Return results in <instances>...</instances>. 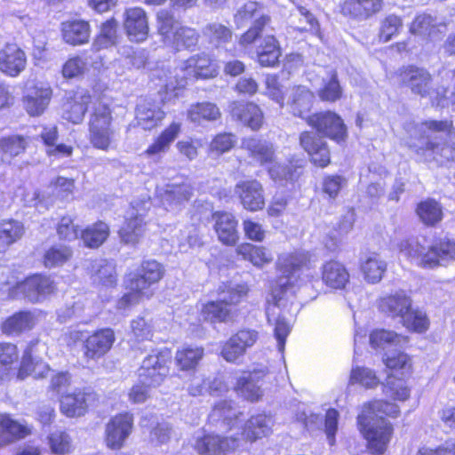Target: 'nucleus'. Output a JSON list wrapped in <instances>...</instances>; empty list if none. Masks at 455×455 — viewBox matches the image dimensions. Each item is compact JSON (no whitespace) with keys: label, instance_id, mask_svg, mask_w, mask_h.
I'll return each mask as SVG.
<instances>
[{"label":"nucleus","instance_id":"1","mask_svg":"<svg viewBox=\"0 0 455 455\" xmlns=\"http://www.w3.org/2000/svg\"><path fill=\"white\" fill-rule=\"evenodd\" d=\"M309 263V254L305 251L283 252L278 256L276 268L279 272L275 286L272 290L271 300L266 309L267 322L274 326V334L280 352L284 350L285 339L291 326L285 319L288 309L287 291L299 277L300 271Z\"/></svg>","mask_w":455,"mask_h":455},{"label":"nucleus","instance_id":"58","mask_svg":"<svg viewBox=\"0 0 455 455\" xmlns=\"http://www.w3.org/2000/svg\"><path fill=\"white\" fill-rule=\"evenodd\" d=\"M291 25L299 31H317L319 24L315 16L304 6L298 5L291 14Z\"/></svg>","mask_w":455,"mask_h":455},{"label":"nucleus","instance_id":"46","mask_svg":"<svg viewBox=\"0 0 455 455\" xmlns=\"http://www.w3.org/2000/svg\"><path fill=\"white\" fill-rule=\"evenodd\" d=\"M50 371L48 365L41 360L33 357V348L25 351L22 357L19 375H33L36 379L45 378Z\"/></svg>","mask_w":455,"mask_h":455},{"label":"nucleus","instance_id":"27","mask_svg":"<svg viewBox=\"0 0 455 455\" xmlns=\"http://www.w3.org/2000/svg\"><path fill=\"white\" fill-rule=\"evenodd\" d=\"M231 115L251 130H259L264 120L261 109L251 102H234L231 108Z\"/></svg>","mask_w":455,"mask_h":455},{"label":"nucleus","instance_id":"42","mask_svg":"<svg viewBox=\"0 0 455 455\" xmlns=\"http://www.w3.org/2000/svg\"><path fill=\"white\" fill-rule=\"evenodd\" d=\"M35 324V315L31 312L21 311L7 318L2 329L7 334H19L31 330Z\"/></svg>","mask_w":455,"mask_h":455},{"label":"nucleus","instance_id":"61","mask_svg":"<svg viewBox=\"0 0 455 455\" xmlns=\"http://www.w3.org/2000/svg\"><path fill=\"white\" fill-rule=\"evenodd\" d=\"M403 324L407 329L422 333L429 327V320L425 312L419 309H410L402 318Z\"/></svg>","mask_w":455,"mask_h":455},{"label":"nucleus","instance_id":"63","mask_svg":"<svg viewBox=\"0 0 455 455\" xmlns=\"http://www.w3.org/2000/svg\"><path fill=\"white\" fill-rule=\"evenodd\" d=\"M318 95L322 100L329 102H334L341 98L342 89L335 73L328 79L323 80V87L319 90Z\"/></svg>","mask_w":455,"mask_h":455},{"label":"nucleus","instance_id":"10","mask_svg":"<svg viewBox=\"0 0 455 455\" xmlns=\"http://www.w3.org/2000/svg\"><path fill=\"white\" fill-rule=\"evenodd\" d=\"M241 439L237 436L221 437L218 435L198 433L193 444L195 450L201 455H220L235 450Z\"/></svg>","mask_w":455,"mask_h":455},{"label":"nucleus","instance_id":"64","mask_svg":"<svg viewBox=\"0 0 455 455\" xmlns=\"http://www.w3.org/2000/svg\"><path fill=\"white\" fill-rule=\"evenodd\" d=\"M387 264L385 261L380 260L377 257H370L363 265L362 270L364 278L369 283H378L381 280L384 272L386 271Z\"/></svg>","mask_w":455,"mask_h":455},{"label":"nucleus","instance_id":"34","mask_svg":"<svg viewBox=\"0 0 455 455\" xmlns=\"http://www.w3.org/2000/svg\"><path fill=\"white\" fill-rule=\"evenodd\" d=\"M188 76L196 78H211L217 76V69L209 55L205 53L190 57L184 63Z\"/></svg>","mask_w":455,"mask_h":455},{"label":"nucleus","instance_id":"11","mask_svg":"<svg viewBox=\"0 0 455 455\" xmlns=\"http://www.w3.org/2000/svg\"><path fill=\"white\" fill-rule=\"evenodd\" d=\"M52 96V88L42 82L28 84L22 98L23 107L30 116H39L48 108Z\"/></svg>","mask_w":455,"mask_h":455},{"label":"nucleus","instance_id":"26","mask_svg":"<svg viewBox=\"0 0 455 455\" xmlns=\"http://www.w3.org/2000/svg\"><path fill=\"white\" fill-rule=\"evenodd\" d=\"M444 28L445 23L439 20L436 16L421 13L412 20L409 30L411 35L432 39L438 36Z\"/></svg>","mask_w":455,"mask_h":455},{"label":"nucleus","instance_id":"28","mask_svg":"<svg viewBox=\"0 0 455 455\" xmlns=\"http://www.w3.org/2000/svg\"><path fill=\"white\" fill-rule=\"evenodd\" d=\"M264 375L262 371L243 373L238 378L235 388L246 400L257 401L263 395L259 381L263 379Z\"/></svg>","mask_w":455,"mask_h":455},{"label":"nucleus","instance_id":"40","mask_svg":"<svg viewBox=\"0 0 455 455\" xmlns=\"http://www.w3.org/2000/svg\"><path fill=\"white\" fill-rule=\"evenodd\" d=\"M91 274L94 283L103 286H113L116 283V267L107 259H95L91 262Z\"/></svg>","mask_w":455,"mask_h":455},{"label":"nucleus","instance_id":"41","mask_svg":"<svg viewBox=\"0 0 455 455\" xmlns=\"http://www.w3.org/2000/svg\"><path fill=\"white\" fill-rule=\"evenodd\" d=\"M242 147L250 153L251 157L260 164L272 162L274 158L273 145L266 140L257 138H247L243 140Z\"/></svg>","mask_w":455,"mask_h":455},{"label":"nucleus","instance_id":"14","mask_svg":"<svg viewBox=\"0 0 455 455\" xmlns=\"http://www.w3.org/2000/svg\"><path fill=\"white\" fill-rule=\"evenodd\" d=\"M402 84L412 93L427 97L433 90V78L425 68L409 66L400 72Z\"/></svg>","mask_w":455,"mask_h":455},{"label":"nucleus","instance_id":"18","mask_svg":"<svg viewBox=\"0 0 455 455\" xmlns=\"http://www.w3.org/2000/svg\"><path fill=\"white\" fill-rule=\"evenodd\" d=\"M115 339V333L109 328L95 331L84 340V357L88 360L99 359L110 350Z\"/></svg>","mask_w":455,"mask_h":455},{"label":"nucleus","instance_id":"53","mask_svg":"<svg viewBox=\"0 0 455 455\" xmlns=\"http://www.w3.org/2000/svg\"><path fill=\"white\" fill-rule=\"evenodd\" d=\"M187 73L184 65L180 68H175L173 70L162 69L158 71L157 76L162 81L161 86L164 87L166 92H172L186 85Z\"/></svg>","mask_w":455,"mask_h":455},{"label":"nucleus","instance_id":"44","mask_svg":"<svg viewBox=\"0 0 455 455\" xmlns=\"http://www.w3.org/2000/svg\"><path fill=\"white\" fill-rule=\"evenodd\" d=\"M239 255L243 256L244 259L249 260L254 266L262 267L264 265L268 264L273 259L272 253L266 248L261 246H255L251 243H243L236 248Z\"/></svg>","mask_w":455,"mask_h":455},{"label":"nucleus","instance_id":"8","mask_svg":"<svg viewBox=\"0 0 455 455\" xmlns=\"http://www.w3.org/2000/svg\"><path fill=\"white\" fill-rule=\"evenodd\" d=\"M307 123L318 133L337 142L344 141L347 137V126L343 119L334 112L325 111L308 116Z\"/></svg>","mask_w":455,"mask_h":455},{"label":"nucleus","instance_id":"59","mask_svg":"<svg viewBox=\"0 0 455 455\" xmlns=\"http://www.w3.org/2000/svg\"><path fill=\"white\" fill-rule=\"evenodd\" d=\"M73 251L70 247L63 244H56L50 247L44 253V263L46 267L62 266L70 259Z\"/></svg>","mask_w":455,"mask_h":455},{"label":"nucleus","instance_id":"20","mask_svg":"<svg viewBox=\"0 0 455 455\" xmlns=\"http://www.w3.org/2000/svg\"><path fill=\"white\" fill-rule=\"evenodd\" d=\"M27 64L25 52L14 44H7L0 51V71L15 77L19 76Z\"/></svg>","mask_w":455,"mask_h":455},{"label":"nucleus","instance_id":"5","mask_svg":"<svg viewBox=\"0 0 455 455\" xmlns=\"http://www.w3.org/2000/svg\"><path fill=\"white\" fill-rule=\"evenodd\" d=\"M157 33L161 42L176 51L196 45L199 34L196 28L183 25L167 10H160L156 15Z\"/></svg>","mask_w":455,"mask_h":455},{"label":"nucleus","instance_id":"16","mask_svg":"<svg viewBox=\"0 0 455 455\" xmlns=\"http://www.w3.org/2000/svg\"><path fill=\"white\" fill-rule=\"evenodd\" d=\"M124 27L128 37L134 42H143L148 38L149 27L148 15L140 7L126 9Z\"/></svg>","mask_w":455,"mask_h":455},{"label":"nucleus","instance_id":"43","mask_svg":"<svg viewBox=\"0 0 455 455\" xmlns=\"http://www.w3.org/2000/svg\"><path fill=\"white\" fill-rule=\"evenodd\" d=\"M117 27L118 23L115 19L105 21L100 26V34L94 38L92 49L99 52L115 45L117 42Z\"/></svg>","mask_w":455,"mask_h":455},{"label":"nucleus","instance_id":"15","mask_svg":"<svg viewBox=\"0 0 455 455\" xmlns=\"http://www.w3.org/2000/svg\"><path fill=\"white\" fill-rule=\"evenodd\" d=\"M301 148L309 155L314 164L325 167L331 162L327 143L321 137L311 132H303L299 135Z\"/></svg>","mask_w":455,"mask_h":455},{"label":"nucleus","instance_id":"35","mask_svg":"<svg viewBox=\"0 0 455 455\" xmlns=\"http://www.w3.org/2000/svg\"><path fill=\"white\" fill-rule=\"evenodd\" d=\"M90 395L76 390L62 395L60 399V411L69 418L80 417L84 415L87 409V401Z\"/></svg>","mask_w":455,"mask_h":455},{"label":"nucleus","instance_id":"12","mask_svg":"<svg viewBox=\"0 0 455 455\" xmlns=\"http://www.w3.org/2000/svg\"><path fill=\"white\" fill-rule=\"evenodd\" d=\"M234 193L243 207L250 212L261 210L265 205L263 187L256 180L239 181L235 186Z\"/></svg>","mask_w":455,"mask_h":455},{"label":"nucleus","instance_id":"56","mask_svg":"<svg viewBox=\"0 0 455 455\" xmlns=\"http://www.w3.org/2000/svg\"><path fill=\"white\" fill-rule=\"evenodd\" d=\"M429 258L435 261L431 268L443 262L455 259V243L451 240H441L428 248Z\"/></svg>","mask_w":455,"mask_h":455},{"label":"nucleus","instance_id":"55","mask_svg":"<svg viewBox=\"0 0 455 455\" xmlns=\"http://www.w3.org/2000/svg\"><path fill=\"white\" fill-rule=\"evenodd\" d=\"M203 35L207 37L210 43L220 46L228 43L233 36L231 28L220 22H210L203 28Z\"/></svg>","mask_w":455,"mask_h":455},{"label":"nucleus","instance_id":"37","mask_svg":"<svg viewBox=\"0 0 455 455\" xmlns=\"http://www.w3.org/2000/svg\"><path fill=\"white\" fill-rule=\"evenodd\" d=\"M322 279L333 289H343L349 280L346 267L338 261H329L323 267Z\"/></svg>","mask_w":455,"mask_h":455},{"label":"nucleus","instance_id":"50","mask_svg":"<svg viewBox=\"0 0 455 455\" xmlns=\"http://www.w3.org/2000/svg\"><path fill=\"white\" fill-rule=\"evenodd\" d=\"M109 235V227L102 221H99L82 232V239L85 246L89 248L100 247Z\"/></svg>","mask_w":455,"mask_h":455},{"label":"nucleus","instance_id":"30","mask_svg":"<svg viewBox=\"0 0 455 455\" xmlns=\"http://www.w3.org/2000/svg\"><path fill=\"white\" fill-rule=\"evenodd\" d=\"M61 32L63 40L71 45H81L88 43L91 35L89 22L83 20H71L62 22Z\"/></svg>","mask_w":455,"mask_h":455},{"label":"nucleus","instance_id":"13","mask_svg":"<svg viewBox=\"0 0 455 455\" xmlns=\"http://www.w3.org/2000/svg\"><path fill=\"white\" fill-rule=\"evenodd\" d=\"M133 417L125 412L113 417L106 425V443L111 449L118 450L130 435L132 428Z\"/></svg>","mask_w":455,"mask_h":455},{"label":"nucleus","instance_id":"2","mask_svg":"<svg viewBox=\"0 0 455 455\" xmlns=\"http://www.w3.org/2000/svg\"><path fill=\"white\" fill-rule=\"evenodd\" d=\"M452 130V121L429 120L420 123L414 130L416 141H411L410 148L427 160L435 161L440 165L454 161L455 144L442 141V135H450Z\"/></svg>","mask_w":455,"mask_h":455},{"label":"nucleus","instance_id":"45","mask_svg":"<svg viewBox=\"0 0 455 455\" xmlns=\"http://www.w3.org/2000/svg\"><path fill=\"white\" fill-rule=\"evenodd\" d=\"M24 232L25 228L21 222L13 220L3 221L0 225V252L20 240Z\"/></svg>","mask_w":455,"mask_h":455},{"label":"nucleus","instance_id":"21","mask_svg":"<svg viewBox=\"0 0 455 455\" xmlns=\"http://www.w3.org/2000/svg\"><path fill=\"white\" fill-rule=\"evenodd\" d=\"M146 222L143 213L133 206L127 212L125 221L119 230L121 241L126 244H136L144 235Z\"/></svg>","mask_w":455,"mask_h":455},{"label":"nucleus","instance_id":"54","mask_svg":"<svg viewBox=\"0 0 455 455\" xmlns=\"http://www.w3.org/2000/svg\"><path fill=\"white\" fill-rule=\"evenodd\" d=\"M416 212L420 220L427 226H435L443 219L442 207L432 199L419 203Z\"/></svg>","mask_w":455,"mask_h":455},{"label":"nucleus","instance_id":"19","mask_svg":"<svg viewBox=\"0 0 455 455\" xmlns=\"http://www.w3.org/2000/svg\"><path fill=\"white\" fill-rule=\"evenodd\" d=\"M92 102L88 91L81 89L74 92L62 105V118L72 123L80 124L84 117L88 105Z\"/></svg>","mask_w":455,"mask_h":455},{"label":"nucleus","instance_id":"49","mask_svg":"<svg viewBox=\"0 0 455 455\" xmlns=\"http://www.w3.org/2000/svg\"><path fill=\"white\" fill-rule=\"evenodd\" d=\"M304 167L303 160L291 161L288 165L275 164L269 168V175L274 180H294L299 177Z\"/></svg>","mask_w":455,"mask_h":455},{"label":"nucleus","instance_id":"4","mask_svg":"<svg viewBox=\"0 0 455 455\" xmlns=\"http://www.w3.org/2000/svg\"><path fill=\"white\" fill-rule=\"evenodd\" d=\"M164 267L158 261L143 260L136 272L128 275L126 282L130 292L118 300V308H126L142 299L151 298L154 295L153 286L164 277Z\"/></svg>","mask_w":455,"mask_h":455},{"label":"nucleus","instance_id":"36","mask_svg":"<svg viewBox=\"0 0 455 455\" xmlns=\"http://www.w3.org/2000/svg\"><path fill=\"white\" fill-rule=\"evenodd\" d=\"M193 195V188L188 183L167 184L161 194L164 204L176 209L188 202Z\"/></svg>","mask_w":455,"mask_h":455},{"label":"nucleus","instance_id":"39","mask_svg":"<svg viewBox=\"0 0 455 455\" xmlns=\"http://www.w3.org/2000/svg\"><path fill=\"white\" fill-rule=\"evenodd\" d=\"M242 415L235 407L231 401H221L218 403L211 413L212 420H222L224 425L229 427L230 429L241 428L240 423L242 420L239 417Z\"/></svg>","mask_w":455,"mask_h":455},{"label":"nucleus","instance_id":"38","mask_svg":"<svg viewBox=\"0 0 455 455\" xmlns=\"http://www.w3.org/2000/svg\"><path fill=\"white\" fill-rule=\"evenodd\" d=\"M274 421L271 416L258 414L252 416L245 424L242 435L250 441H255L271 433Z\"/></svg>","mask_w":455,"mask_h":455},{"label":"nucleus","instance_id":"17","mask_svg":"<svg viewBox=\"0 0 455 455\" xmlns=\"http://www.w3.org/2000/svg\"><path fill=\"white\" fill-rule=\"evenodd\" d=\"M383 7V0H345L341 4V13L356 21H366L379 13Z\"/></svg>","mask_w":455,"mask_h":455},{"label":"nucleus","instance_id":"31","mask_svg":"<svg viewBox=\"0 0 455 455\" xmlns=\"http://www.w3.org/2000/svg\"><path fill=\"white\" fill-rule=\"evenodd\" d=\"M213 219L219 240L226 245H235L238 240L237 221L235 217L228 212H216Z\"/></svg>","mask_w":455,"mask_h":455},{"label":"nucleus","instance_id":"33","mask_svg":"<svg viewBox=\"0 0 455 455\" xmlns=\"http://www.w3.org/2000/svg\"><path fill=\"white\" fill-rule=\"evenodd\" d=\"M314 99L313 92L307 87L296 86L292 88L288 100L291 112L296 116L307 119V115L313 106Z\"/></svg>","mask_w":455,"mask_h":455},{"label":"nucleus","instance_id":"23","mask_svg":"<svg viewBox=\"0 0 455 455\" xmlns=\"http://www.w3.org/2000/svg\"><path fill=\"white\" fill-rule=\"evenodd\" d=\"M164 112L159 104L152 99L141 98L137 104L136 118L139 125L151 130L164 118Z\"/></svg>","mask_w":455,"mask_h":455},{"label":"nucleus","instance_id":"51","mask_svg":"<svg viewBox=\"0 0 455 455\" xmlns=\"http://www.w3.org/2000/svg\"><path fill=\"white\" fill-rule=\"evenodd\" d=\"M0 424L2 427L0 434V445L23 438L29 433V430L25 426L8 417H4L1 419Z\"/></svg>","mask_w":455,"mask_h":455},{"label":"nucleus","instance_id":"6","mask_svg":"<svg viewBox=\"0 0 455 455\" xmlns=\"http://www.w3.org/2000/svg\"><path fill=\"white\" fill-rule=\"evenodd\" d=\"M262 5L254 1H248L238 7L234 14V23L237 28L245 27L252 21L250 28L241 35L238 44L247 47L256 43L267 32L270 22V16L262 12Z\"/></svg>","mask_w":455,"mask_h":455},{"label":"nucleus","instance_id":"25","mask_svg":"<svg viewBox=\"0 0 455 455\" xmlns=\"http://www.w3.org/2000/svg\"><path fill=\"white\" fill-rule=\"evenodd\" d=\"M411 303L410 296L403 291H399L381 298L379 302V308L382 313L392 318L400 317L402 319L411 309Z\"/></svg>","mask_w":455,"mask_h":455},{"label":"nucleus","instance_id":"32","mask_svg":"<svg viewBox=\"0 0 455 455\" xmlns=\"http://www.w3.org/2000/svg\"><path fill=\"white\" fill-rule=\"evenodd\" d=\"M256 54L261 67H275L281 56V48L275 36L266 34L256 48Z\"/></svg>","mask_w":455,"mask_h":455},{"label":"nucleus","instance_id":"22","mask_svg":"<svg viewBox=\"0 0 455 455\" xmlns=\"http://www.w3.org/2000/svg\"><path fill=\"white\" fill-rule=\"evenodd\" d=\"M18 289L24 293L29 301L35 303L52 293L55 285L48 276L33 275L20 283Z\"/></svg>","mask_w":455,"mask_h":455},{"label":"nucleus","instance_id":"52","mask_svg":"<svg viewBox=\"0 0 455 455\" xmlns=\"http://www.w3.org/2000/svg\"><path fill=\"white\" fill-rule=\"evenodd\" d=\"M27 147L26 140L20 135L4 137L0 140L2 161L10 162L13 157L22 154Z\"/></svg>","mask_w":455,"mask_h":455},{"label":"nucleus","instance_id":"48","mask_svg":"<svg viewBox=\"0 0 455 455\" xmlns=\"http://www.w3.org/2000/svg\"><path fill=\"white\" fill-rule=\"evenodd\" d=\"M220 116L219 108L211 102L192 105L188 110V118L196 124H202L204 121H215Z\"/></svg>","mask_w":455,"mask_h":455},{"label":"nucleus","instance_id":"3","mask_svg":"<svg viewBox=\"0 0 455 455\" xmlns=\"http://www.w3.org/2000/svg\"><path fill=\"white\" fill-rule=\"evenodd\" d=\"M398 412L396 404L382 400L363 405L357 421L371 453L382 454L386 451L392 435V427L384 416L395 417Z\"/></svg>","mask_w":455,"mask_h":455},{"label":"nucleus","instance_id":"29","mask_svg":"<svg viewBox=\"0 0 455 455\" xmlns=\"http://www.w3.org/2000/svg\"><path fill=\"white\" fill-rule=\"evenodd\" d=\"M398 249L402 255L419 267L431 268V265L435 262L432 258H429L428 250L426 251L415 237L403 239L398 243Z\"/></svg>","mask_w":455,"mask_h":455},{"label":"nucleus","instance_id":"60","mask_svg":"<svg viewBox=\"0 0 455 455\" xmlns=\"http://www.w3.org/2000/svg\"><path fill=\"white\" fill-rule=\"evenodd\" d=\"M147 368L145 362L142 361L138 371L140 383L146 384L148 387L159 386L169 372V367H160L159 370L157 368Z\"/></svg>","mask_w":455,"mask_h":455},{"label":"nucleus","instance_id":"7","mask_svg":"<svg viewBox=\"0 0 455 455\" xmlns=\"http://www.w3.org/2000/svg\"><path fill=\"white\" fill-rule=\"evenodd\" d=\"M248 287L240 283L229 286L223 291L221 298L216 301H209L201 309V315L204 320L212 323H228L235 317V310L233 306L238 304L247 295Z\"/></svg>","mask_w":455,"mask_h":455},{"label":"nucleus","instance_id":"62","mask_svg":"<svg viewBox=\"0 0 455 455\" xmlns=\"http://www.w3.org/2000/svg\"><path fill=\"white\" fill-rule=\"evenodd\" d=\"M370 342L373 347L385 348L389 345L406 343L407 339L391 331L376 330L371 333Z\"/></svg>","mask_w":455,"mask_h":455},{"label":"nucleus","instance_id":"9","mask_svg":"<svg viewBox=\"0 0 455 455\" xmlns=\"http://www.w3.org/2000/svg\"><path fill=\"white\" fill-rule=\"evenodd\" d=\"M259 339V332L252 329H242L232 335L223 345L222 357L228 363H236Z\"/></svg>","mask_w":455,"mask_h":455},{"label":"nucleus","instance_id":"47","mask_svg":"<svg viewBox=\"0 0 455 455\" xmlns=\"http://www.w3.org/2000/svg\"><path fill=\"white\" fill-rule=\"evenodd\" d=\"M204 356L201 347H184L177 350L175 363L181 371L194 370Z\"/></svg>","mask_w":455,"mask_h":455},{"label":"nucleus","instance_id":"24","mask_svg":"<svg viewBox=\"0 0 455 455\" xmlns=\"http://www.w3.org/2000/svg\"><path fill=\"white\" fill-rule=\"evenodd\" d=\"M111 124L112 120L90 117L89 138L93 147L102 150L108 149L115 133Z\"/></svg>","mask_w":455,"mask_h":455},{"label":"nucleus","instance_id":"57","mask_svg":"<svg viewBox=\"0 0 455 455\" xmlns=\"http://www.w3.org/2000/svg\"><path fill=\"white\" fill-rule=\"evenodd\" d=\"M403 28V20L395 14H388L379 22L378 37L379 42L387 43Z\"/></svg>","mask_w":455,"mask_h":455}]
</instances>
